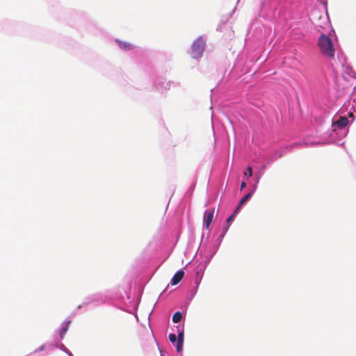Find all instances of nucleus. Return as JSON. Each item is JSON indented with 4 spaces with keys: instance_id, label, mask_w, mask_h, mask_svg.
Here are the masks:
<instances>
[{
    "instance_id": "1",
    "label": "nucleus",
    "mask_w": 356,
    "mask_h": 356,
    "mask_svg": "<svg viewBox=\"0 0 356 356\" xmlns=\"http://www.w3.org/2000/svg\"><path fill=\"white\" fill-rule=\"evenodd\" d=\"M134 274L126 275L118 286L87 296L84 305L99 306L108 304L120 310L134 314L138 319L137 311L143 294L144 285L138 283Z\"/></svg>"
},
{
    "instance_id": "2",
    "label": "nucleus",
    "mask_w": 356,
    "mask_h": 356,
    "mask_svg": "<svg viewBox=\"0 0 356 356\" xmlns=\"http://www.w3.org/2000/svg\"><path fill=\"white\" fill-rule=\"evenodd\" d=\"M289 150V147L288 146L281 147L271 152L260 154L259 157L253 161L252 164L248 165L243 172V180L241 182L240 191L245 189L248 184L249 185V190L251 189V185L253 184L252 179L256 173V165L264 164L266 169L277 159L283 156Z\"/></svg>"
},
{
    "instance_id": "3",
    "label": "nucleus",
    "mask_w": 356,
    "mask_h": 356,
    "mask_svg": "<svg viewBox=\"0 0 356 356\" xmlns=\"http://www.w3.org/2000/svg\"><path fill=\"white\" fill-rule=\"evenodd\" d=\"M349 120L344 116H334L331 120V128L322 134L321 139L324 144H335L343 145V139L349 131Z\"/></svg>"
},
{
    "instance_id": "4",
    "label": "nucleus",
    "mask_w": 356,
    "mask_h": 356,
    "mask_svg": "<svg viewBox=\"0 0 356 356\" xmlns=\"http://www.w3.org/2000/svg\"><path fill=\"white\" fill-rule=\"evenodd\" d=\"M163 247V243L159 237L153 238L143 251V259L150 262L159 259Z\"/></svg>"
},
{
    "instance_id": "5",
    "label": "nucleus",
    "mask_w": 356,
    "mask_h": 356,
    "mask_svg": "<svg viewBox=\"0 0 356 356\" xmlns=\"http://www.w3.org/2000/svg\"><path fill=\"white\" fill-rule=\"evenodd\" d=\"M256 173L253 177V184L251 185V189L248 191L239 200L238 203L245 206L252 198L254 193L256 192L258 184L260 181L261 178L264 175L266 171V165L264 164H257L255 165Z\"/></svg>"
},
{
    "instance_id": "6",
    "label": "nucleus",
    "mask_w": 356,
    "mask_h": 356,
    "mask_svg": "<svg viewBox=\"0 0 356 356\" xmlns=\"http://www.w3.org/2000/svg\"><path fill=\"white\" fill-rule=\"evenodd\" d=\"M177 334L170 333L168 339L173 347L175 348L177 356H183L184 343V324L177 325L175 326Z\"/></svg>"
},
{
    "instance_id": "7",
    "label": "nucleus",
    "mask_w": 356,
    "mask_h": 356,
    "mask_svg": "<svg viewBox=\"0 0 356 356\" xmlns=\"http://www.w3.org/2000/svg\"><path fill=\"white\" fill-rule=\"evenodd\" d=\"M317 44L323 55L330 59L334 58V44L332 39L327 34L322 33L318 38Z\"/></svg>"
},
{
    "instance_id": "8",
    "label": "nucleus",
    "mask_w": 356,
    "mask_h": 356,
    "mask_svg": "<svg viewBox=\"0 0 356 356\" xmlns=\"http://www.w3.org/2000/svg\"><path fill=\"white\" fill-rule=\"evenodd\" d=\"M206 47V40L203 35L197 37L191 45V57L193 59L199 60L204 54Z\"/></svg>"
},
{
    "instance_id": "9",
    "label": "nucleus",
    "mask_w": 356,
    "mask_h": 356,
    "mask_svg": "<svg viewBox=\"0 0 356 356\" xmlns=\"http://www.w3.org/2000/svg\"><path fill=\"white\" fill-rule=\"evenodd\" d=\"M204 233L203 232L201 236V243L199 246L200 249H202L203 252L205 254H208L211 255V257H214L215 254L217 253L221 243H218V241L214 240H211V243L208 244L210 237L206 238V240L204 241Z\"/></svg>"
},
{
    "instance_id": "10",
    "label": "nucleus",
    "mask_w": 356,
    "mask_h": 356,
    "mask_svg": "<svg viewBox=\"0 0 356 356\" xmlns=\"http://www.w3.org/2000/svg\"><path fill=\"white\" fill-rule=\"evenodd\" d=\"M215 208H209L206 209L204 212L202 227L204 229L208 231L207 236V238L211 236V225L214 218Z\"/></svg>"
},
{
    "instance_id": "11",
    "label": "nucleus",
    "mask_w": 356,
    "mask_h": 356,
    "mask_svg": "<svg viewBox=\"0 0 356 356\" xmlns=\"http://www.w3.org/2000/svg\"><path fill=\"white\" fill-rule=\"evenodd\" d=\"M70 17L74 23L72 26L79 27L81 25H84L88 22V15L83 11L74 10L70 13Z\"/></svg>"
},
{
    "instance_id": "12",
    "label": "nucleus",
    "mask_w": 356,
    "mask_h": 356,
    "mask_svg": "<svg viewBox=\"0 0 356 356\" xmlns=\"http://www.w3.org/2000/svg\"><path fill=\"white\" fill-rule=\"evenodd\" d=\"M72 323V320L70 318V316H68L67 318H66V319L60 324V327H58V330H55L54 331V336L55 334H58V337H59V340L56 341L55 339V341H56L57 343H58L59 341L61 342V341H63L65 337V334H67L69 328H70V324Z\"/></svg>"
},
{
    "instance_id": "13",
    "label": "nucleus",
    "mask_w": 356,
    "mask_h": 356,
    "mask_svg": "<svg viewBox=\"0 0 356 356\" xmlns=\"http://www.w3.org/2000/svg\"><path fill=\"white\" fill-rule=\"evenodd\" d=\"M165 82V79L163 76H156L153 79L152 85L155 90L163 93V86Z\"/></svg>"
},
{
    "instance_id": "14",
    "label": "nucleus",
    "mask_w": 356,
    "mask_h": 356,
    "mask_svg": "<svg viewBox=\"0 0 356 356\" xmlns=\"http://www.w3.org/2000/svg\"><path fill=\"white\" fill-rule=\"evenodd\" d=\"M185 275L184 268H181L176 271L170 281L171 286H175L181 282Z\"/></svg>"
},
{
    "instance_id": "15",
    "label": "nucleus",
    "mask_w": 356,
    "mask_h": 356,
    "mask_svg": "<svg viewBox=\"0 0 356 356\" xmlns=\"http://www.w3.org/2000/svg\"><path fill=\"white\" fill-rule=\"evenodd\" d=\"M114 41L118 45L119 48L123 50L124 51H128L135 48L134 44L129 42L123 41L118 38H115Z\"/></svg>"
},
{
    "instance_id": "16",
    "label": "nucleus",
    "mask_w": 356,
    "mask_h": 356,
    "mask_svg": "<svg viewBox=\"0 0 356 356\" xmlns=\"http://www.w3.org/2000/svg\"><path fill=\"white\" fill-rule=\"evenodd\" d=\"M314 122L316 124V132L321 131V126L325 122L327 118H328V114L323 113L319 115H316L314 117Z\"/></svg>"
},
{
    "instance_id": "17",
    "label": "nucleus",
    "mask_w": 356,
    "mask_h": 356,
    "mask_svg": "<svg viewBox=\"0 0 356 356\" xmlns=\"http://www.w3.org/2000/svg\"><path fill=\"white\" fill-rule=\"evenodd\" d=\"M186 317V315L184 314L182 312L176 311L172 316V321L177 325L184 324Z\"/></svg>"
},
{
    "instance_id": "18",
    "label": "nucleus",
    "mask_w": 356,
    "mask_h": 356,
    "mask_svg": "<svg viewBox=\"0 0 356 356\" xmlns=\"http://www.w3.org/2000/svg\"><path fill=\"white\" fill-rule=\"evenodd\" d=\"M49 346H51L52 348H56L62 350L67 356H74L72 352L68 348H67V347L62 342L59 341L58 343H57L56 341H54V343H49Z\"/></svg>"
},
{
    "instance_id": "19",
    "label": "nucleus",
    "mask_w": 356,
    "mask_h": 356,
    "mask_svg": "<svg viewBox=\"0 0 356 356\" xmlns=\"http://www.w3.org/2000/svg\"><path fill=\"white\" fill-rule=\"evenodd\" d=\"M207 266H208L207 264L200 261L197 266L195 268V275L203 277L205 270L207 269Z\"/></svg>"
},
{
    "instance_id": "20",
    "label": "nucleus",
    "mask_w": 356,
    "mask_h": 356,
    "mask_svg": "<svg viewBox=\"0 0 356 356\" xmlns=\"http://www.w3.org/2000/svg\"><path fill=\"white\" fill-rule=\"evenodd\" d=\"M229 227H230V225H229L225 222L224 225H222V228L220 229L219 235L214 240L218 241V243L220 242L222 243V240H223L224 237L225 236L226 234L227 233Z\"/></svg>"
},
{
    "instance_id": "21",
    "label": "nucleus",
    "mask_w": 356,
    "mask_h": 356,
    "mask_svg": "<svg viewBox=\"0 0 356 356\" xmlns=\"http://www.w3.org/2000/svg\"><path fill=\"white\" fill-rule=\"evenodd\" d=\"M198 251L200 252V261L208 266L213 257L208 254H205L200 248H198Z\"/></svg>"
},
{
    "instance_id": "22",
    "label": "nucleus",
    "mask_w": 356,
    "mask_h": 356,
    "mask_svg": "<svg viewBox=\"0 0 356 356\" xmlns=\"http://www.w3.org/2000/svg\"><path fill=\"white\" fill-rule=\"evenodd\" d=\"M198 290L192 287L190 291H189V293L187 295L186 298V300H187L188 302H191V301L193 300V299L195 298V296H196Z\"/></svg>"
},
{
    "instance_id": "23",
    "label": "nucleus",
    "mask_w": 356,
    "mask_h": 356,
    "mask_svg": "<svg viewBox=\"0 0 356 356\" xmlns=\"http://www.w3.org/2000/svg\"><path fill=\"white\" fill-rule=\"evenodd\" d=\"M130 274H134L136 276H137L138 277V283L140 284H145L144 285V287L145 286V285L147 284V283L149 282V280H151V277H149V280H147V281H143V276L136 273H134V272H132V273H128L127 275H130Z\"/></svg>"
},
{
    "instance_id": "24",
    "label": "nucleus",
    "mask_w": 356,
    "mask_h": 356,
    "mask_svg": "<svg viewBox=\"0 0 356 356\" xmlns=\"http://www.w3.org/2000/svg\"><path fill=\"white\" fill-rule=\"evenodd\" d=\"M191 302H188L187 300H184V302L180 305L179 308H180V311L179 312H182V313L185 315H186L187 314V310H188V308L190 305Z\"/></svg>"
},
{
    "instance_id": "25",
    "label": "nucleus",
    "mask_w": 356,
    "mask_h": 356,
    "mask_svg": "<svg viewBox=\"0 0 356 356\" xmlns=\"http://www.w3.org/2000/svg\"><path fill=\"white\" fill-rule=\"evenodd\" d=\"M196 186V180L193 181V182L190 185L189 188H188L186 195L188 197H190L192 195L193 191H195Z\"/></svg>"
},
{
    "instance_id": "26",
    "label": "nucleus",
    "mask_w": 356,
    "mask_h": 356,
    "mask_svg": "<svg viewBox=\"0 0 356 356\" xmlns=\"http://www.w3.org/2000/svg\"><path fill=\"white\" fill-rule=\"evenodd\" d=\"M202 278L203 277H198V276H195V278H194V285L192 286L196 289H199V287H200V285L201 284V282L202 280Z\"/></svg>"
},
{
    "instance_id": "27",
    "label": "nucleus",
    "mask_w": 356,
    "mask_h": 356,
    "mask_svg": "<svg viewBox=\"0 0 356 356\" xmlns=\"http://www.w3.org/2000/svg\"><path fill=\"white\" fill-rule=\"evenodd\" d=\"M337 58L340 60L341 59H343L345 63L347 62L346 56H345L343 50L341 48H339L337 50Z\"/></svg>"
},
{
    "instance_id": "28",
    "label": "nucleus",
    "mask_w": 356,
    "mask_h": 356,
    "mask_svg": "<svg viewBox=\"0 0 356 356\" xmlns=\"http://www.w3.org/2000/svg\"><path fill=\"white\" fill-rule=\"evenodd\" d=\"M49 343H44L43 344H42L41 346H40L38 348L35 349L34 351L35 353H39V352H42V351H44V349L47 348V347H51L49 346Z\"/></svg>"
},
{
    "instance_id": "29",
    "label": "nucleus",
    "mask_w": 356,
    "mask_h": 356,
    "mask_svg": "<svg viewBox=\"0 0 356 356\" xmlns=\"http://www.w3.org/2000/svg\"><path fill=\"white\" fill-rule=\"evenodd\" d=\"M226 24H227V19L220 20V22H219V24H218V26L216 27V31L222 32L223 30V26H225Z\"/></svg>"
},
{
    "instance_id": "30",
    "label": "nucleus",
    "mask_w": 356,
    "mask_h": 356,
    "mask_svg": "<svg viewBox=\"0 0 356 356\" xmlns=\"http://www.w3.org/2000/svg\"><path fill=\"white\" fill-rule=\"evenodd\" d=\"M169 84L171 85V88H179L181 86V83L177 81H169Z\"/></svg>"
},
{
    "instance_id": "31",
    "label": "nucleus",
    "mask_w": 356,
    "mask_h": 356,
    "mask_svg": "<svg viewBox=\"0 0 356 356\" xmlns=\"http://www.w3.org/2000/svg\"><path fill=\"white\" fill-rule=\"evenodd\" d=\"M348 120H349V125L352 124L353 123V122L355 120V117L354 116V115L349 112L348 113Z\"/></svg>"
},
{
    "instance_id": "32",
    "label": "nucleus",
    "mask_w": 356,
    "mask_h": 356,
    "mask_svg": "<svg viewBox=\"0 0 356 356\" xmlns=\"http://www.w3.org/2000/svg\"><path fill=\"white\" fill-rule=\"evenodd\" d=\"M243 207L244 206H243L242 204H241L240 203L238 202V204H236V206L235 207V208L233 211H234L235 213H239Z\"/></svg>"
},
{
    "instance_id": "33",
    "label": "nucleus",
    "mask_w": 356,
    "mask_h": 356,
    "mask_svg": "<svg viewBox=\"0 0 356 356\" xmlns=\"http://www.w3.org/2000/svg\"><path fill=\"white\" fill-rule=\"evenodd\" d=\"M234 218H232V216H229L227 218H226V220H225V223H227V225H232V224L233 223V222L234 221Z\"/></svg>"
},
{
    "instance_id": "34",
    "label": "nucleus",
    "mask_w": 356,
    "mask_h": 356,
    "mask_svg": "<svg viewBox=\"0 0 356 356\" xmlns=\"http://www.w3.org/2000/svg\"><path fill=\"white\" fill-rule=\"evenodd\" d=\"M171 88V85L169 84V81L167 83L165 82L164 86H163V93L168 91Z\"/></svg>"
},
{
    "instance_id": "35",
    "label": "nucleus",
    "mask_w": 356,
    "mask_h": 356,
    "mask_svg": "<svg viewBox=\"0 0 356 356\" xmlns=\"http://www.w3.org/2000/svg\"><path fill=\"white\" fill-rule=\"evenodd\" d=\"M169 285H167V286L163 290V291L161 293L160 296H168L169 293H167L168 289L169 288Z\"/></svg>"
},
{
    "instance_id": "36",
    "label": "nucleus",
    "mask_w": 356,
    "mask_h": 356,
    "mask_svg": "<svg viewBox=\"0 0 356 356\" xmlns=\"http://www.w3.org/2000/svg\"><path fill=\"white\" fill-rule=\"evenodd\" d=\"M321 3L323 5V8L327 11V3H328L327 0H322L321 1Z\"/></svg>"
},
{
    "instance_id": "37",
    "label": "nucleus",
    "mask_w": 356,
    "mask_h": 356,
    "mask_svg": "<svg viewBox=\"0 0 356 356\" xmlns=\"http://www.w3.org/2000/svg\"><path fill=\"white\" fill-rule=\"evenodd\" d=\"M25 356H45V355L43 354L39 355L38 353H35V351L33 350Z\"/></svg>"
},
{
    "instance_id": "38",
    "label": "nucleus",
    "mask_w": 356,
    "mask_h": 356,
    "mask_svg": "<svg viewBox=\"0 0 356 356\" xmlns=\"http://www.w3.org/2000/svg\"><path fill=\"white\" fill-rule=\"evenodd\" d=\"M87 306H88V305H84V300H83L82 304L79 305L76 307V309L78 311L79 309H81L82 307H87Z\"/></svg>"
},
{
    "instance_id": "39",
    "label": "nucleus",
    "mask_w": 356,
    "mask_h": 356,
    "mask_svg": "<svg viewBox=\"0 0 356 356\" xmlns=\"http://www.w3.org/2000/svg\"><path fill=\"white\" fill-rule=\"evenodd\" d=\"M238 213H235V211H232V213L229 216H232V218H234L235 219V218H236V216H237V215H238Z\"/></svg>"
},
{
    "instance_id": "40",
    "label": "nucleus",
    "mask_w": 356,
    "mask_h": 356,
    "mask_svg": "<svg viewBox=\"0 0 356 356\" xmlns=\"http://www.w3.org/2000/svg\"><path fill=\"white\" fill-rule=\"evenodd\" d=\"M76 312H77V310L75 309L72 312V314H71V315H70V316L71 317V316H73L76 315Z\"/></svg>"
},
{
    "instance_id": "41",
    "label": "nucleus",
    "mask_w": 356,
    "mask_h": 356,
    "mask_svg": "<svg viewBox=\"0 0 356 356\" xmlns=\"http://www.w3.org/2000/svg\"><path fill=\"white\" fill-rule=\"evenodd\" d=\"M219 231H220V230H217V232H215L213 233V237H212V239H211V240L214 241V240H213V238H214V237H215V236L216 235L217 232H219Z\"/></svg>"
},
{
    "instance_id": "42",
    "label": "nucleus",
    "mask_w": 356,
    "mask_h": 356,
    "mask_svg": "<svg viewBox=\"0 0 356 356\" xmlns=\"http://www.w3.org/2000/svg\"><path fill=\"white\" fill-rule=\"evenodd\" d=\"M152 335H153L154 339V340H155V341H156V345L159 346V343H158V341H157V340H156V337H154V334H153V333H152Z\"/></svg>"
},
{
    "instance_id": "43",
    "label": "nucleus",
    "mask_w": 356,
    "mask_h": 356,
    "mask_svg": "<svg viewBox=\"0 0 356 356\" xmlns=\"http://www.w3.org/2000/svg\"><path fill=\"white\" fill-rule=\"evenodd\" d=\"M151 314H152V312H150V313H149V316H148V320H149V321H150Z\"/></svg>"
},
{
    "instance_id": "44",
    "label": "nucleus",
    "mask_w": 356,
    "mask_h": 356,
    "mask_svg": "<svg viewBox=\"0 0 356 356\" xmlns=\"http://www.w3.org/2000/svg\"><path fill=\"white\" fill-rule=\"evenodd\" d=\"M353 102L356 104V97L353 99Z\"/></svg>"
},
{
    "instance_id": "45",
    "label": "nucleus",
    "mask_w": 356,
    "mask_h": 356,
    "mask_svg": "<svg viewBox=\"0 0 356 356\" xmlns=\"http://www.w3.org/2000/svg\"><path fill=\"white\" fill-rule=\"evenodd\" d=\"M192 262V261L188 262V264H186V266H188Z\"/></svg>"
},
{
    "instance_id": "46",
    "label": "nucleus",
    "mask_w": 356,
    "mask_h": 356,
    "mask_svg": "<svg viewBox=\"0 0 356 356\" xmlns=\"http://www.w3.org/2000/svg\"><path fill=\"white\" fill-rule=\"evenodd\" d=\"M229 122H230V123L232 124V125L233 126V123H232V120H229Z\"/></svg>"
},
{
    "instance_id": "47",
    "label": "nucleus",
    "mask_w": 356,
    "mask_h": 356,
    "mask_svg": "<svg viewBox=\"0 0 356 356\" xmlns=\"http://www.w3.org/2000/svg\"><path fill=\"white\" fill-rule=\"evenodd\" d=\"M161 356H163V355L161 354Z\"/></svg>"
}]
</instances>
